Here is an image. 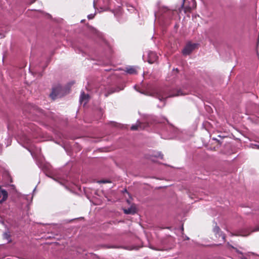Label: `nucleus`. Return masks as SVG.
<instances>
[{
  "label": "nucleus",
  "mask_w": 259,
  "mask_h": 259,
  "mask_svg": "<svg viewBox=\"0 0 259 259\" xmlns=\"http://www.w3.org/2000/svg\"><path fill=\"white\" fill-rule=\"evenodd\" d=\"M21 130L23 133L22 135L18 136L19 140L21 144H23V146L28 149L32 157L34 158L36 155L39 153L40 150L37 148L36 152L34 151L33 149L34 145L32 143L30 135L34 138H36L39 135L40 130L33 123H29L27 125H24Z\"/></svg>",
  "instance_id": "1"
},
{
  "label": "nucleus",
  "mask_w": 259,
  "mask_h": 259,
  "mask_svg": "<svg viewBox=\"0 0 259 259\" xmlns=\"http://www.w3.org/2000/svg\"><path fill=\"white\" fill-rule=\"evenodd\" d=\"M241 259H246V258L245 257H244V256H242L241 257Z\"/></svg>",
  "instance_id": "26"
},
{
  "label": "nucleus",
  "mask_w": 259,
  "mask_h": 259,
  "mask_svg": "<svg viewBox=\"0 0 259 259\" xmlns=\"http://www.w3.org/2000/svg\"><path fill=\"white\" fill-rule=\"evenodd\" d=\"M154 157H160L161 159L163 158V155L161 152H157L156 154L154 155Z\"/></svg>",
  "instance_id": "18"
},
{
  "label": "nucleus",
  "mask_w": 259,
  "mask_h": 259,
  "mask_svg": "<svg viewBox=\"0 0 259 259\" xmlns=\"http://www.w3.org/2000/svg\"><path fill=\"white\" fill-rule=\"evenodd\" d=\"M111 123L113 125H114V126H117V123H115V122H111Z\"/></svg>",
  "instance_id": "23"
},
{
  "label": "nucleus",
  "mask_w": 259,
  "mask_h": 259,
  "mask_svg": "<svg viewBox=\"0 0 259 259\" xmlns=\"http://www.w3.org/2000/svg\"><path fill=\"white\" fill-rule=\"evenodd\" d=\"M142 94H145L146 95H149L155 97L156 98H158L159 100L161 102H163V104L161 106H163L165 104L164 101L166 98L168 97H171L173 96H179L181 95L180 93L179 92L176 95H167V94L162 90H154V91L152 92L147 91L145 93L144 92H141Z\"/></svg>",
  "instance_id": "2"
},
{
  "label": "nucleus",
  "mask_w": 259,
  "mask_h": 259,
  "mask_svg": "<svg viewBox=\"0 0 259 259\" xmlns=\"http://www.w3.org/2000/svg\"><path fill=\"white\" fill-rule=\"evenodd\" d=\"M197 46V44L188 43L183 50V53L184 55H189Z\"/></svg>",
  "instance_id": "5"
},
{
  "label": "nucleus",
  "mask_w": 259,
  "mask_h": 259,
  "mask_svg": "<svg viewBox=\"0 0 259 259\" xmlns=\"http://www.w3.org/2000/svg\"><path fill=\"white\" fill-rule=\"evenodd\" d=\"M126 73L130 74H137V70L136 68L133 66H130L126 68Z\"/></svg>",
  "instance_id": "12"
},
{
  "label": "nucleus",
  "mask_w": 259,
  "mask_h": 259,
  "mask_svg": "<svg viewBox=\"0 0 259 259\" xmlns=\"http://www.w3.org/2000/svg\"><path fill=\"white\" fill-rule=\"evenodd\" d=\"M217 236L218 237H216L218 238L219 239H221V241H225V235L222 231H221L219 234H218Z\"/></svg>",
  "instance_id": "15"
},
{
  "label": "nucleus",
  "mask_w": 259,
  "mask_h": 259,
  "mask_svg": "<svg viewBox=\"0 0 259 259\" xmlns=\"http://www.w3.org/2000/svg\"><path fill=\"white\" fill-rule=\"evenodd\" d=\"M89 100V95L88 94H85L84 92H81L80 98H79V102L81 104H83V105H85Z\"/></svg>",
  "instance_id": "7"
},
{
  "label": "nucleus",
  "mask_w": 259,
  "mask_h": 259,
  "mask_svg": "<svg viewBox=\"0 0 259 259\" xmlns=\"http://www.w3.org/2000/svg\"><path fill=\"white\" fill-rule=\"evenodd\" d=\"M8 198L7 192L0 187V204L5 201Z\"/></svg>",
  "instance_id": "10"
},
{
  "label": "nucleus",
  "mask_w": 259,
  "mask_h": 259,
  "mask_svg": "<svg viewBox=\"0 0 259 259\" xmlns=\"http://www.w3.org/2000/svg\"><path fill=\"white\" fill-rule=\"evenodd\" d=\"M4 237L7 240L9 241L10 236V235L8 233H5L4 234Z\"/></svg>",
  "instance_id": "19"
},
{
  "label": "nucleus",
  "mask_w": 259,
  "mask_h": 259,
  "mask_svg": "<svg viewBox=\"0 0 259 259\" xmlns=\"http://www.w3.org/2000/svg\"><path fill=\"white\" fill-rule=\"evenodd\" d=\"M119 13H120V14L121 13V11L120 10H119Z\"/></svg>",
  "instance_id": "27"
},
{
  "label": "nucleus",
  "mask_w": 259,
  "mask_h": 259,
  "mask_svg": "<svg viewBox=\"0 0 259 259\" xmlns=\"http://www.w3.org/2000/svg\"><path fill=\"white\" fill-rule=\"evenodd\" d=\"M182 6H185V11H189L196 7V3L195 0H184Z\"/></svg>",
  "instance_id": "4"
},
{
  "label": "nucleus",
  "mask_w": 259,
  "mask_h": 259,
  "mask_svg": "<svg viewBox=\"0 0 259 259\" xmlns=\"http://www.w3.org/2000/svg\"><path fill=\"white\" fill-rule=\"evenodd\" d=\"M250 234V232H248V231H243L239 233L237 235H240L242 236H247Z\"/></svg>",
  "instance_id": "17"
},
{
  "label": "nucleus",
  "mask_w": 259,
  "mask_h": 259,
  "mask_svg": "<svg viewBox=\"0 0 259 259\" xmlns=\"http://www.w3.org/2000/svg\"><path fill=\"white\" fill-rule=\"evenodd\" d=\"M258 231H259V227L256 228L253 230H252V232Z\"/></svg>",
  "instance_id": "22"
},
{
  "label": "nucleus",
  "mask_w": 259,
  "mask_h": 259,
  "mask_svg": "<svg viewBox=\"0 0 259 259\" xmlns=\"http://www.w3.org/2000/svg\"><path fill=\"white\" fill-rule=\"evenodd\" d=\"M123 211L125 214H134L136 213L135 208L132 207L128 208L127 209H124Z\"/></svg>",
  "instance_id": "14"
},
{
  "label": "nucleus",
  "mask_w": 259,
  "mask_h": 259,
  "mask_svg": "<svg viewBox=\"0 0 259 259\" xmlns=\"http://www.w3.org/2000/svg\"><path fill=\"white\" fill-rule=\"evenodd\" d=\"M213 232L214 233V234H215V235L216 237H218V236H217L218 234H219V233H220V232H221V230H220V228H219L218 226H215L214 227V228H213Z\"/></svg>",
  "instance_id": "16"
},
{
  "label": "nucleus",
  "mask_w": 259,
  "mask_h": 259,
  "mask_svg": "<svg viewBox=\"0 0 259 259\" xmlns=\"http://www.w3.org/2000/svg\"><path fill=\"white\" fill-rule=\"evenodd\" d=\"M94 16L95 14H91L88 15V18L89 19H92L94 17Z\"/></svg>",
  "instance_id": "20"
},
{
  "label": "nucleus",
  "mask_w": 259,
  "mask_h": 259,
  "mask_svg": "<svg viewBox=\"0 0 259 259\" xmlns=\"http://www.w3.org/2000/svg\"><path fill=\"white\" fill-rule=\"evenodd\" d=\"M35 1V0H34L33 2H31V3H33V2Z\"/></svg>",
  "instance_id": "28"
},
{
  "label": "nucleus",
  "mask_w": 259,
  "mask_h": 259,
  "mask_svg": "<svg viewBox=\"0 0 259 259\" xmlns=\"http://www.w3.org/2000/svg\"><path fill=\"white\" fill-rule=\"evenodd\" d=\"M157 54L152 51H149L148 53V62L150 63H154L157 59Z\"/></svg>",
  "instance_id": "6"
},
{
  "label": "nucleus",
  "mask_w": 259,
  "mask_h": 259,
  "mask_svg": "<svg viewBox=\"0 0 259 259\" xmlns=\"http://www.w3.org/2000/svg\"><path fill=\"white\" fill-rule=\"evenodd\" d=\"M162 11L164 14H162V17L164 19L171 18V16L173 15L174 12L166 8H164L162 9Z\"/></svg>",
  "instance_id": "8"
},
{
  "label": "nucleus",
  "mask_w": 259,
  "mask_h": 259,
  "mask_svg": "<svg viewBox=\"0 0 259 259\" xmlns=\"http://www.w3.org/2000/svg\"><path fill=\"white\" fill-rule=\"evenodd\" d=\"M123 89V88H119V87L117 88H111L109 89L107 92H106L105 93V96L106 97H108L110 94L113 93L114 92H118L121 90H122Z\"/></svg>",
  "instance_id": "11"
},
{
  "label": "nucleus",
  "mask_w": 259,
  "mask_h": 259,
  "mask_svg": "<svg viewBox=\"0 0 259 259\" xmlns=\"http://www.w3.org/2000/svg\"><path fill=\"white\" fill-rule=\"evenodd\" d=\"M8 128L9 131H15L16 129H18L19 127L17 124H13L10 123L8 125Z\"/></svg>",
  "instance_id": "13"
},
{
  "label": "nucleus",
  "mask_w": 259,
  "mask_h": 259,
  "mask_svg": "<svg viewBox=\"0 0 259 259\" xmlns=\"http://www.w3.org/2000/svg\"><path fill=\"white\" fill-rule=\"evenodd\" d=\"M149 125V123H147L146 124H143V123L140 122L139 121H138L137 124H135V125H133L131 128L132 130H137L138 129L140 128V129H144L147 126H148Z\"/></svg>",
  "instance_id": "9"
},
{
  "label": "nucleus",
  "mask_w": 259,
  "mask_h": 259,
  "mask_svg": "<svg viewBox=\"0 0 259 259\" xmlns=\"http://www.w3.org/2000/svg\"><path fill=\"white\" fill-rule=\"evenodd\" d=\"M101 183H107L108 182L107 181H101Z\"/></svg>",
  "instance_id": "25"
},
{
  "label": "nucleus",
  "mask_w": 259,
  "mask_h": 259,
  "mask_svg": "<svg viewBox=\"0 0 259 259\" xmlns=\"http://www.w3.org/2000/svg\"><path fill=\"white\" fill-rule=\"evenodd\" d=\"M231 246V247H232L233 248L235 249L236 250V252H237V253H239V254H243V253H242L241 251H239V250H238V249H236V248H234L233 246Z\"/></svg>",
  "instance_id": "21"
},
{
  "label": "nucleus",
  "mask_w": 259,
  "mask_h": 259,
  "mask_svg": "<svg viewBox=\"0 0 259 259\" xmlns=\"http://www.w3.org/2000/svg\"><path fill=\"white\" fill-rule=\"evenodd\" d=\"M68 93V90L66 89L63 88L60 85L58 84L52 89V92L50 94V97L55 100L57 98H61L65 94Z\"/></svg>",
  "instance_id": "3"
},
{
  "label": "nucleus",
  "mask_w": 259,
  "mask_h": 259,
  "mask_svg": "<svg viewBox=\"0 0 259 259\" xmlns=\"http://www.w3.org/2000/svg\"><path fill=\"white\" fill-rule=\"evenodd\" d=\"M169 127H170V128H171V130H172V131H175V129L172 126H171V125H169Z\"/></svg>",
  "instance_id": "24"
}]
</instances>
